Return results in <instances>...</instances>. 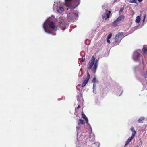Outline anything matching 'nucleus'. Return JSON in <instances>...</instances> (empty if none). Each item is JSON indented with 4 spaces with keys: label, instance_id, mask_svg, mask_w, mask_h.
Masks as SVG:
<instances>
[{
    "label": "nucleus",
    "instance_id": "dca6fc26",
    "mask_svg": "<svg viewBox=\"0 0 147 147\" xmlns=\"http://www.w3.org/2000/svg\"><path fill=\"white\" fill-rule=\"evenodd\" d=\"M100 143L99 142H96L92 144L93 146H96V147H99L100 145Z\"/></svg>",
    "mask_w": 147,
    "mask_h": 147
},
{
    "label": "nucleus",
    "instance_id": "9d476101",
    "mask_svg": "<svg viewBox=\"0 0 147 147\" xmlns=\"http://www.w3.org/2000/svg\"><path fill=\"white\" fill-rule=\"evenodd\" d=\"M82 117L86 121V123L87 124L88 127H89L90 129H91V131L92 130V129L91 126V125L88 123V118L86 116L85 114L84 113H82Z\"/></svg>",
    "mask_w": 147,
    "mask_h": 147
},
{
    "label": "nucleus",
    "instance_id": "f03ea898",
    "mask_svg": "<svg viewBox=\"0 0 147 147\" xmlns=\"http://www.w3.org/2000/svg\"><path fill=\"white\" fill-rule=\"evenodd\" d=\"M55 19L54 16L49 17L43 24V28L46 33L53 35L56 31L57 27L53 22Z\"/></svg>",
    "mask_w": 147,
    "mask_h": 147
},
{
    "label": "nucleus",
    "instance_id": "c85d7f7f",
    "mask_svg": "<svg viewBox=\"0 0 147 147\" xmlns=\"http://www.w3.org/2000/svg\"><path fill=\"white\" fill-rule=\"evenodd\" d=\"M85 58H83V57H82V62H83L85 61Z\"/></svg>",
    "mask_w": 147,
    "mask_h": 147
},
{
    "label": "nucleus",
    "instance_id": "2f4dec72",
    "mask_svg": "<svg viewBox=\"0 0 147 147\" xmlns=\"http://www.w3.org/2000/svg\"><path fill=\"white\" fill-rule=\"evenodd\" d=\"M143 0H138V1L139 2H141Z\"/></svg>",
    "mask_w": 147,
    "mask_h": 147
},
{
    "label": "nucleus",
    "instance_id": "f3484780",
    "mask_svg": "<svg viewBox=\"0 0 147 147\" xmlns=\"http://www.w3.org/2000/svg\"><path fill=\"white\" fill-rule=\"evenodd\" d=\"M145 118L144 117H141L139 118L138 120V122L140 123H142L143 121H142L144 120Z\"/></svg>",
    "mask_w": 147,
    "mask_h": 147
},
{
    "label": "nucleus",
    "instance_id": "5701e85b",
    "mask_svg": "<svg viewBox=\"0 0 147 147\" xmlns=\"http://www.w3.org/2000/svg\"><path fill=\"white\" fill-rule=\"evenodd\" d=\"M79 121L80 122V124H84V121L81 119H80Z\"/></svg>",
    "mask_w": 147,
    "mask_h": 147
},
{
    "label": "nucleus",
    "instance_id": "72a5a7b5",
    "mask_svg": "<svg viewBox=\"0 0 147 147\" xmlns=\"http://www.w3.org/2000/svg\"><path fill=\"white\" fill-rule=\"evenodd\" d=\"M121 40H120V41H119V42L117 44V45H118L119 44V43H120V41H121Z\"/></svg>",
    "mask_w": 147,
    "mask_h": 147
},
{
    "label": "nucleus",
    "instance_id": "423d86ee",
    "mask_svg": "<svg viewBox=\"0 0 147 147\" xmlns=\"http://www.w3.org/2000/svg\"><path fill=\"white\" fill-rule=\"evenodd\" d=\"M53 10L57 11L58 13L62 14L64 12V8L60 5V3H58L57 5H53Z\"/></svg>",
    "mask_w": 147,
    "mask_h": 147
},
{
    "label": "nucleus",
    "instance_id": "a211bd4d",
    "mask_svg": "<svg viewBox=\"0 0 147 147\" xmlns=\"http://www.w3.org/2000/svg\"><path fill=\"white\" fill-rule=\"evenodd\" d=\"M140 20V18L139 16H138L136 17V22L137 23H139Z\"/></svg>",
    "mask_w": 147,
    "mask_h": 147
},
{
    "label": "nucleus",
    "instance_id": "2eb2a0df",
    "mask_svg": "<svg viewBox=\"0 0 147 147\" xmlns=\"http://www.w3.org/2000/svg\"><path fill=\"white\" fill-rule=\"evenodd\" d=\"M142 50L144 53H146L147 51V46L146 45H144Z\"/></svg>",
    "mask_w": 147,
    "mask_h": 147
},
{
    "label": "nucleus",
    "instance_id": "bb28decb",
    "mask_svg": "<svg viewBox=\"0 0 147 147\" xmlns=\"http://www.w3.org/2000/svg\"><path fill=\"white\" fill-rule=\"evenodd\" d=\"M109 39L107 38V41L108 43H110V41L109 40Z\"/></svg>",
    "mask_w": 147,
    "mask_h": 147
},
{
    "label": "nucleus",
    "instance_id": "9b49d317",
    "mask_svg": "<svg viewBox=\"0 0 147 147\" xmlns=\"http://www.w3.org/2000/svg\"><path fill=\"white\" fill-rule=\"evenodd\" d=\"M117 90H116V92H117L118 93H121L119 95V96H120L123 92V88L121 86H118L117 87Z\"/></svg>",
    "mask_w": 147,
    "mask_h": 147
},
{
    "label": "nucleus",
    "instance_id": "0eeeda50",
    "mask_svg": "<svg viewBox=\"0 0 147 147\" xmlns=\"http://www.w3.org/2000/svg\"><path fill=\"white\" fill-rule=\"evenodd\" d=\"M125 16L123 15L119 16L113 22L112 25L114 26H116L120 23L121 21L123 20L125 18Z\"/></svg>",
    "mask_w": 147,
    "mask_h": 147
},
{
    "label": "nucleus",
    "instance_id": "20e7f679",
    "mask_svg": "<svg viewBox=\"0 0 147 147\" xmlns=\"http://www.w3.org/2000/svg\"><path fill=\"white\" fill-rule=\"evenodd\" d=\"M132 58L135 62H138L140 64L143 62V58L140 53V51L138 50L135 51L132 55Z\"/></svg>",
    "mask_w": 147,
    "mask_h": 147
},
{
    "label": "nucleus",
    "instance_id": "6e6552de",
    "mask_svg": "<svg viewBox=\"0 0 147 147\" xmlns=\"http://www.w3.org/2000/svg\"><path fill=\"white\" fill-rule=\"evenodd\" d=\"M90 74L88 72L87 73V76L86 78L83 81L82 84V87H84L88 83L90 79Z\"/></svg>",
    "mask_w": 147,
    "mask_h": 147
},
{
    "label": "nucleus",
    "instance_id": "4468645a",
    "mask_svg": "<svg viewBox=\"0 0 147 147\" xmlns=\"http://www.w3.org/2000/svg\"><path fill=\"white\" fill-rule=\"evenodd\" d=\"M131 130L132 131V136H135L136 134V131L134 129V128L132 126L131 127Z\"/></svg>",
    "mask_w": 147,
    "mask_h": 147
},
{
    "label": "nucleus",
    "instance_id": "412c9836",
    "mask_svg": "<svg viewBox=\"0 0 147 147\" xmlns=\"http://www.w3.org/2000/svg\"><path fill=\"white\" fill-rule=\"evenodd\" d=\"M129 2L131 3H136V0H130L129 1Z\"/></svg>",
    "mask_w": 147,
    "mask_h": 147
},
{
    "label": "nucleus",
    "instance_id": "f8f14e48",
    "mask_svg": "<svg viewBox=\"0 0 147 147\" xmlns=\"http://www.w3.org/2000/svg\"><path fill=\"white\" fill-rule=\"evenodd\" d=\"M135 136H132L131 135V136L129 137L126 141L125 146H126L127 145H128L131 141V140Z\"/></svg>",
    "mask_w": 147,
    "mask_h": 147
},
{
    "label": "nucleus",
    "instance_id": "4be33fe9",
    "mask_svg": "<svg viewBox=\"0 0 147 147\" xmlns=\"http://www.w3.org/2000/svg\"><path fill=\"white\" fill-rule=\"evenodd\" d=\"M112 36V33H110V34H109L108 36L107 37V38H108V39H110L111 37Z\"/></svg>",
    "mask_w": 147,
    "mask_h": 147
},
{
    "label": "nucleus",
    "instance_id": "c756f323",
    "mask_svg": "<svg viewBox=\"0 0 147 147\" xmlns=\"http://www.w3.org/2000/svg\"><path fill=\"white\" fill-rule=\"evenodd\" d=\"M93 88V93H96V92H94V91H95V90H96V88Z\"/></svg>",
    "mask_w": 147,
    "mask_h": 147
},
{
    "label": "nucleus",
    "instance_id": "b1692460",
    "mask_svg": "<svg viewBox=\"0 0 147 147\" xmlns=\"http://www.w3.org/2000/svg\"><path fill=\"white\" fill-rule=\"evenodd\" d=\"M145 19L146 20V15H144V18H143V22H144Z\"/></svg>",
    "mask_w": 147,
    "mask_h": 147
},
{
    "label": "nucleus",
    "instance_id": "e433bc0d",
    "mask_svg": "<svg viewBox=\"0 0 147 147\" xmlns=\"http://www.w3.org/2000/svg\"><path fill=\"white\" fill-rule=\"evenodd\" d=\"M80 70L81 71H82V70L81 69H80Z\"/></svg>",
    "mask_w": 147,
    "mask_h": 147
},
{
    "label": "nucleus",
    "instance_id": "f704fd0d",
    "mask_svg": "<svg viewBox=\"0 0 147 147\" xmlns=\"http://www.w3.org/2000/svg\"><path fill=\"white\" fill-rule=\"evenodd\" d=\"M117 0H114V2H117Z\"/></svg>",
    "mask_w": 147,
    "mask_h": 147
},
{
    "label": "nucleus",
    "instance_id": "ddd939ff",
    "mask_svg": "<svg viewBox=\"0 0 147 147\" xmlns=\"http://www.w3.org/2000/svg\"><path fill=\"white\" fill-rule=\"evenodd\" d=\"M90 135H90V136L89 138V140L90 142H93L95 140L94 134H91Z\"/></svg>",
    "mask_w": 147,
    "mask_h": 147
},
{
    "label": "nucleus",
    "instance_id": "cd10ccee",
    "mask_svg": "<svg viewBox=\"0 0 147 147\" xmlns=\"http://www.w3.org/2000/svg\"><path fill=\"white\" fill-rule=\"evenodd\" d=\"M80 108V105H79L78 106V107H77V108H76L75 109V111H76V110L77 109H79Z\"/></svg>",
    "mask_w": 147,
    "mask_h": 147
},
{
    "label": "nucleus",
    "instance_id": "6ab92c4d",
    "mask_svg": "<svg viewBox=\"0 0 147 147\" xmlns=\"http://www.w3.org/2000/svg\"><path fill=\"white\" fill-rule=\"evenodd\" d=\"M97 82L96 78L95 76H94L92 82L93 83H96Z\"/></svg>",
    "mask_w": 147,
    "mask_h": 147
},
{
    "label": "nucleus",
    "instance_id": "473e14b6",
    "mask_svg": "<svg viewBox=\"0 0 147 147\" xmlns=\"http://www.w3.org/2000/svg\"><path fill=\"white\" fill-rule=\"evenodd\" d=\"M77 97H78V96H77ZM77 100H78V102H80L79 100V99L78 98H77Z\"/></svg>",
    "mask_w": 147,
    "mask_h": 147
},
{
    "label": "nucleus",
    "instance_id": "7ed1b4c3",
    "mask_svg": "<svg viewBox=\"0 0 147 147\" xmlns=\"http://www.w3.org/2000/svg\"><path fill=\"white\" fill-rule=\"evenodd\" d=\"M99 59H95L94 56H93L90 60L87 65V69L88 70L92 69V71L94 74H95L98 64Z\"/></svg>",
    "mask_w": 147,
    "mask_h": 147
},
{
    "label": "nucleus",
    "instance_id": "393cba45",
    "mask_svg": "<svg viewBox=\"0 0 147 147\" xmlns=\"http://www.w3.org/2000/svg\"><path fill=\"white\" fill-rule=\"evenodd\" d=\"M123 10H124V8L123 7L121 8L119 10V12H122Z\"/></svg>",
    "mask_w": 147,
    "mask_h": 147
},
{
    "label": "nucleus",
    "instance_id": "c9c22d12",
    "mask_svg": "<svg viewBox=\"0 0 147 147\" xmlns=\"http://www.w3.org/2000/svg\"><path fill=\"white\" fill-rule=\"evenodd\" d=\"M86 134H89H89L88 133V132H87L86 133Z\"/></svg>",
    "mask_w": 147,
    "mask_h": 147
},
{
    "label": "nucleus",
    "instance_id": "f257e3e1",
    "mask_svg": "<svg viewBox=\"0 0 147 147\" xmlns=\"http://www.w3.org/2000/svg\"><path fill=\"white\" fill-rule=\"evenodd\" d=\"M64 6L67 10L66 15L67 18L62 15L59 18V26L61 29L64 30L69 22H76L79 17L78 13L74 10L80 3V0H65Z\"/></svg>",
    "mask_w": 147,
    "mask_h": 147
},
{
    "label": "nucleus",
    "instance_id": "aec40b11",
    "mask_svg": "<svg viewBox=\"0 0 147 147\" xmlns=\"http://www.w3.org/2000/svg\"><path fill=\"white\" fill-rule=\"evenodd\" d=\"M81 128V125L80 123H78V126L76 127L77 129L78 130Z\"/></svg>",
    "mask_w": 147,
    "mask_h": 147
},
{
    "label": "nucleus",
    "instance_id": "39448f33",
    "mask_svg": "<svg viewBox=\"0 0 147 147\" xmlns=\"http://www.w3.org/2000/svg\"><path fill=\"white\" fill-rule=\"evenodd\" d=\"M102 16L103 18H109L111 13V11H108L107 8V6L105 4H104L102 6Z\"/></svg>",
    "mask_w": 147,
    "mask_h": 147
},
{
    "label": "nucleus",
    "instance_id": "a878e982",
    "mask_svg": "<svg viewBox=\"0 0 147 147\" xmlns=\"http://www.w3.org/2000/svg\"><path fill=\"white\" fill-rule=\"evenodd\" d=\"M95 83H93V87L92 88H96V84Z\"/></svg>",
    "mask_w": 147,
    "mask_h": 147
},
{
    "label": "nucleus",
    "instance_id": "1a4fd4ad",
    "mask_svg": "<svg viewBox=\"0 0 147 147\" xmlns=\"http://www.w3.org/2000/svg\"><path fill=\"white\" fill-rule=\"evenodd\" d=\"M123 34V33L122 32L118 33L116 35L115 37L114 38V39L115 40V42H118L119 40V38L120 37H121L122 36H124Z\"/></svg>",
    "mask_w": 147,
    "mask_h": 147
},
{
    "label": "nucleus",
    "instance_id": "7c9ffc66",
    "mask_svg": "<svg viewBox=\"0 0 147 147\" xmlns=\"http://www.w3.org/2000/svg\"><path fill=\"white\" fill-rule=\"evenodd\" d=\"M144 15H146V20L147 21V14H145Z\"/></svg>",
    "mask_w": 147,
    "mask_h": 147
}]
</instances>
